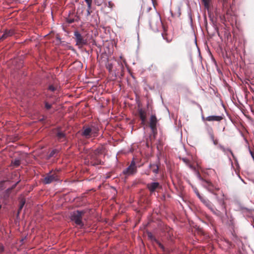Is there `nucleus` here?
<instances>
[{
    "label": "nucleus",
    "instance_id": "f257e3e1",
    "mask_svg": "<svg viewBox=\"0 0 254 254\" xmlns=\"http://www.w3.org/2000/svg\"><path fill=\"white\" fill-rule=\"evenodd\" d=\"M106 150L103 146L98 147L90 155L91 163L92 165H96L101 164V160L100 156L104 155Z\"/></svg>",
    "mask_w": 254,
    "mask_h": 254
},
{
    "label": "nucleus",
    "instance_id": "f03ea898",
    "mask_svg": "<svg viewBox=\"0 0 254 254\" xmlns=\"http://www.w3.org/2000/svg\"><path fill=\"white\" fill-rule=\"evenodd\" d=\"M149 25L152 30L158 31L159 27L162 25L161 18L158 14L152 16L149 21Z\"/></svg>",
    "mask_w": 254,
    "mask_h": 254
},
{
    "label": "nucleus",
    "instance_id": "7ed1b4c3",
    "mask_svg": "<svg viewBox=\"0 0 254 254\" xmlns=\"http://www.w3.org/2000/svg\"><path fill=\"white\" fill-rule=\"evenodd\" d=\"M84 214L82 211H75L72 212L70 215V219L72 221H74L75 224L82 227L83 225L82 221V217Z\"/></svg>",
    "mask_w": 254,
    "mask_h": 254
},
{
    "label": "nucleus",
    "instance_id": "20e7f679",
    "mask_svg": "<svg viewBox=\"0 0 254 254\" xmlns=\"http://www.w3.org/2000/svg\"><path fill=\"white\" fill-rule=\"evenodd\" d=\"M74 35L76 41V45L81 47L87 44V41L83 36L80 34L78 31H75Z\"/></svg>",
    "mask_w": 254,
    "mask_h": 254
},
{
    "label": "nucleus",
    "instance_id": "39448f33",
    "mask_svg": "<svg viewBox=\"0 0 254 254\" xmlns=\"http://www.w3.org/2000/svg\"><path fill=\"white\" fill-rule=\"evenodd\" d=\"M136 172V166L134 161H132L130 165L123 171V173L127 176L133 175Z\"/></svg>",
    "mask_w": 254,
    "mask_h": 254
},
{
    "label": "nucleus",
    "instance_id": "423d86ee",
    "mask_svg": "<svg viewBox=\"0 0 254 254\" xmlns=\"http://www.w3.org/2000/svg\"><path fill=\"white\" fill-rule=\"evenodd\" d=\"M57 176L55 174H51V173L47 174L44 179V183L45 184H49L57 180Z\"/></svg>",
    "mask_w": 254,
    "mask_h": 254
},
{
    "label": "nucleus",
    "instance_id": "0eeeda50",
    "mask_svg": "<svg viewBox=\"0 0 254 254\" xmlns=\"http://www.w3.org/2000/svg\"><path fill=\"white\" fill-rule=\"evenodd\" d=\"M147 188L151 192H154L156 189L160 188V186L158 182H152L147 185Z\"/></svg>",
    "mask_w": 254,
    "mask_h": 254
},
{
    "label": "nucleus",
    "instance_id": "6e6552de",
    "mask_svg": "<svg viewBox=\"0 0 254 254\" xmlns=\"http://www.w3.org/2000/svg\"><path fill=\"white\" fill-rule=\"evenodd\" d=\"M202 120L203 121L206 120L209 122L211 121H220L223 119V117L222 116H209L207 117L206 118H204L202 117Z\"/></svg>",
    "mask_w": 254,
    "mask_h": 254
},
{
    "label": "nucleus",
    "instance_id": "1a4fd4ad",
    "mask_svg": "<svg viewBox=\"0 0 254 254\" xmlns=\"http://www.w3.org/2000/svg\"><path fill=\"white\" fill-rule=\"evenodd\" d=\"M157 120L155 115H152L150 120V127L153 132H154L156 129V125Z\"/></svg>",
    "mask_w": 254,
    "mask_h": 254
},
{
    "label": "nucleus",
    "instance_id": "9d476101",
    "mask_svg": "<svg viewBox=\"0 0 254 254\" xmlns=\"http://www.w3.org/2000/svg\"><path fill=\"white\" fill-rule=\"evenodd\" d=\"M148 237L156 243V244L158 245V246L163 250L165 251V248L164 246L161 244L160 242L157 241L151 233H148Z\"/></svg>",
    "mask_w": 254,
    "mask_h": 254
},
{
    "label": "nucleus",
    "instance_id": "9b49d317",
    "mask_svg": "<svg viewBox=\"0 0 254 254\" xmlns=\"http://www.w3.org/2000/svg\"><path fill=\"white\" fill-rule=\"evenodd\" d=\"M14 34V32L12 30L6 31L2 34L1 37L0 38V40L4 39L8 37V36H12Z\"/></svg>",
    "mask_w": 254,
    "mask_h": 254
},
{
    "label": "nucleus",
    "instance_id": "f8f14e48",
    "mask_svg": "<svg viewBox=\"0 0 254 254\" xmlns=\"http://www.w3.org/2000/svg\"><path fill=\"white\" fill-rule=\"evenodd\" d=\"M91 130H92L91 128L86 127L84 129L82 133V134L85 137L88 138L91 134Z\"/></svg>",
    "mask_w": 254,
    "mask_h": 254
},
{
    "label": "nucleus",
    "instance_id": "ddd939ff",
    "mask_svg": "<svg viewBox=\"0 0 254 254\" xmlns=\"http://www.w3.org/2000/svg\"><path fill=\"white\" fill-rule=\"evenodd\" d=\"M139 117L142 121V123H144L146 120V113L142 109L139 110Z\"/></svg>",
    "mask_w": 254,
    "mask_h": 254
},
{
    "label": "nucleus",
    "instance_id": "4468645a",
    "mask_svg": "<svg viewBox=\"0 0 254 254\" xmlns=\"http://www.w3.org/2000/svg\"><path fill=\"white\" fill-rule=\"evenodd\" d=\"M203 185L207 188L208 190L210 191H212L213 190V186L211 183L207 181H204Z\"/></svg>",
    "mask_w": 254,
    "mask_h": 254
},
{
    "label": "nucleus",
    "instance_id": "2eb2a0df",
    "mask_svg": "<svg viewBox=\"0 0 254 254\" xmlns=\"http://www.w3.org/2000/svg\"><path fill=\"white\" fill-rule=\"evenodd\" d=\"M57 136L58 137V139L60 141H63L64 140L65 134L64 132H63L62 131H58L57 133Z\"/></svg>",
    "mask_w": 254,
    "mask_h": 254
},
{
    "label": "nucleus",
    "instance_id": "dca6fc26",
    "mask_svg": "<svg viewBox=\"0 0 254 254\" xmlns=\"http://www.w3.org/2000/svg\"><path fill=\"white\" fill-rule=\"evenodd\" d=\"M149 168L152 170V172L155 174H157L158 172L159 167L156 164H150Z\"/></svg>",
    "mask_w": 254,
    "mask_h": 254
},
{
    "label": "nucleus",
    "instance_id": "f3484780",
    "mask_svg": "<svg viewBox=\"0 0 254 254\" xmlns=\"http://www.w3.org/2000/svg\"><path fill=\"white\" fill-rule=\"evenodd\" d=\"M196 195L198 196V197L199 198V199L204 203L205 204V205L208 206L209 208L210 207V204L209 203V202L207 201V200H205V199H204L199 194V193L198 192H196Z\"/></svg>",
    "mask_w": 254,
    "mask_h": 254
},
{
    "label": "nucleus",
    "instance_id": "a211bd4d",
    "mask_svg": "<svg viewBox=\"0 0 254 254\" xmlns=\"http://www.w3.org/2000/svg\"><path fill=\"white\" fill-rule=\"evenodd\" d=\"M182 160L183 161V162L185 163H186L187 165H188L190 168H191V169L193 168V166L190 164V161L188 159L186 158H182Z\"/></svg>",
    "mask_w": 254,
    "mask_h": 254
},
{
    "label": "nucleus",
    "instance_id": "6ab92c4d",
    "mask_svg": "<svg viewBox=\"0 0 254 254\" xmlns=\"http://www.w3.org/2000/svg\"><path fill=\"white\" fill-rule=\"evenodd\" d=\"M12 163L13 166L17 167L20 165V160L18 159H15Z\"/></svg>",
    "mask_w": 254,
    "mask_h": 254
},
{
    "label": "nucleus",
    "instance_id": "aec40b11",
    "mask_svg": "<svg viewBox=\"0 0 254 254\" xmlns=\"http://www.w3.org/2000/svg\"><path fill=\"white\" fill-rule=\"evenodd\" d=\"M91 4H90V5L89 6V5H87V10H86V16H88L90 15L91 13Z\"/></svg>",
    "mask_w": 254,
    "mask_h": 254
},
{
    "label": "nucleus",
    "instance_id": "412c9836",
    "mask_svg": "<svg viewBox=\"0 0 254 254\" xmlns=\"http://www.w3.org/2000/svg\"><path fill=\"white\" fill-rule=\"evenodd\" d=\"M106 67L109 70V71L111 72L113 68V64L111 63H108L106 64Z\"/></svg>",
    "mask_w": 254,
    "mask_h": 254
},
{
    "label": "nucleus",
    "instance_id": "4be33fe9",
    "mask_svg": "<svg viewBox=\"0 0 254 254\" xmlns=\"http://www.w3.org/2000/svg\"><path fill=\"white\" fill-rule=\"evenodd\" d=\"M24 204H25L24 201H21L20 202V204L19 208V211L22 209Z\"/></svg>",
    "mask_w": 254,
    "mask_h": 254
},
{
    "label": "nucleus",
    "instance_id": "5701e85b",
    "mask_svg": "<svg viewBox=\"0 0 254 254\" xmlns=\"http://www.w3.org/2000/svg\"><path fill=\"white\" fill-rule=\"evenodd\" d=\"M49 89L52 91H54L56 90V88L53 85H51L49 86Z\"/></svg>",
    "mask_w": 254,
    "mask_h": 254
},
{
    "label": "nucleus",
    "instance_id": "b1692460",
    "mask_svg": "<svg viewBox=\"0 0 254 254\" xmlns=\"http://www.w3.org/2000/svg\"><path fill=\"white\" fill-rule=\"evenodd\" d=\"M52 107L51 104H50L48 103H45V107L47 109H50Z\"/></svg>",
    "mask_w": 254,
    "mask_h": 254
},
{
    "label": "nucleus",
    "instance_id": "393cba45",
    "mask_svg": "<svg viewBox=\"0 0 254 254\" xmlns=\"http://www.w3.org/2000/svg\"><path fill=\"white\" fill-rule=\"evenodd\" d=\"M56 151H57L56 150H52L50 154H49V157H51L53 156L56 153Z\"/></svg>",
    "mask_w": 254,
    "mask_h": 254
},
{
    "label": "nucleus",
    "instance_id": "a878e982",
    "mask_svg": "<svg viewBox=\"0 0 254 254\" xmlns=\"http://www.w3.org/2000/svg\"><path fill=\"white\" fill-rule=\"evenodd\" d=\"M87 5H90V4H92V0H85Z\"/></svg>",
    "mask_w": 254,
    "mask_h": 254
},
{
    "label": "nucleus",
    "instance_id": "bb28decb",
    "mask_svg": "<svg viewBox=\"0 0 254 254\" xmlns=\"http://www.w3.org/2000/svg\"><path fill=\"white\" fill-rule=\"evenodd\" d=\"M108 5H109V6L110 7H112V6H113V4H112V3L111 1H109L108 2Z\"/></svg>",
    "mask_w": 254,
    "mask_h": 254
},
{
    "label": "nucleus",
    "instance_id": "cd10ccee",
    "mask_svg": "<svg viewBox=\"0 0 254 254\" xmlns=\"http://www.w3.org/2000/svg\"><path fill=\"white\" fill-rule=\"evenodd\" d=\"M73 21H74V20H73V19H70V20L68 21V23H72Z\"/></svg>",
    "mask_w": 254,
    "mask_h": 254
},
{
    "label": "nucleus",
    "instance_id": "c85d7f7f",
    "mask_svg": "<svg viewBox=\"0 0 254 254\" xmlns=\"http://www.w3.org/2000/svg\"><path fill=\"white\" fill-rule=\"evenodd\" d=\"M213 143L214 144H216L217 143V141L216 140H213Z\"/></svg>",
    "mask_w": 254,
    "mask_h": 254
},
{
    "label": "nucleus",
    "instance_id": "c756f323",
    "mask_svg": "<svg viewBox=\"0 0 254 254\" xmlns=\"http://www.w3.org/2000/svg\"><path fill=\"white\" fill-rule=\"evenodd\" d=\"M220 148L223 150L224 149V148L222 146H220Z\"/></svg>",
    "mask_w": 254,
    "mask_h": 254
},
{
    "label": "nucleus",
    "instance_id": "7c9ffc66",
    "mask_svg": "<svg viewBox=\"0 0 254 254\" xmlns=\"http://www.w3.org/2000/svg\"><path fill=\"white\" fill-rule=\"evenodd\" d=\"M57 39H58L60 41H61V39H60V38L57 37Z\"/></svg>",
    "mask_w": 254,
    "mask_h": 254
},
{
    "label": "nucleus",
    "instance_id": "2f4dec72",
    "mask_svg": "<svg viewBox=\"0 0 254 254\" xmlns=\"http://www.w3.org/2000/svg\"><path fill=\"white\" fill-rule=\"evenodd\" d=\"M203 1L204 2H207V0H203Z\"/></svg>",
    "mask_w": 254,
    "mask_h": 254
}]
</instances>
